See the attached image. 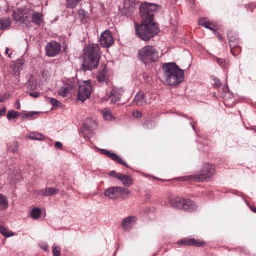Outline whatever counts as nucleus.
<instances>
[{"label":"nucleus","instance_id":"obj_16","mask_svg":"<svg viewBox=\"0 0 256 256\" xmlns=\"http://www.w3.org/2000/svg\"><path fill=\"white\" fill-rule=\"evenodd\" d=\"M59 190L56 188H48L40 190L39 194L44 196H50L57 194Z\"/></svg>","mask_w":256,"mask_h":256},{"label":"nucleus","instance_id":"obj_42","mask_svg":"<svg viewBox=\"0 0 256 256\" xmlns=\"http://www.w3.org/2000/svg\"><path fill=\"white\" fill-rule=\"evenodd\" d=\"M110 174L112 176L116 178L118 180V178L122 175L121 174H118L116 172H115L114 171H112V172H110Z\"/></svg>","mask_w":256,"mask_h":256},{"label":"nucleus","instance_id":"obj_47","mask_svg":"<svg viewBox=\"0 0 256 256\" xmlns=\"http://www.w3.org/2000/svg\"><path fill=\"white\" fill-rule=\"evenodd\" d=\"M24 60L22 58L18 60L17 61V64L18 65H22L24 64Z\"/></svg>","mask_w":256,"mask_h":256},{"label":"nucleus","instance_id":"obj_1","mask_svg":"<svg viewBox=\"0 0 256 256\" xmlns=\"http://www.w3.org/2000/svg\"><path fill=\"white\" fill-rule=\"evenodd\" d=\"M161 6L153 4H144L140 8L142 19L140 25L136 24V32L137 36L144 41L150 40L154 36L158 34L159 30L153 22L154 16L160 10Z\"/></svg>","mask_w":256,"mask_h":256},{"label":"nucleus","instance_id":"obj_45","mask_svg":"<svg viewBox=\"0 0 256 256\" xmlns=\"http://www.w3.org/2000/svg\"><path fill=\"white\" fill-rule=\"evenodd\" d=\"M55 146L57 148L62 150V144L61 142H56Z\"/></svg>","mask_w":256,"mask_h":256},{"label":"nucleus","instance_id":"obj_36","mask_svg":"<svg viewBox=\"0 0 256 256\" xmlns=\"http://www.w3.org/2000/svg\"><path fill=\"white\" fill-rule=\"evenodd\" d=\"M18 149V144L16 142H12L8 148L9 150L12 152L14 153L17 152Z\"/></svg>","mask_w":256,"mask_h":256},{"label":"nucleus","instance_id":"obj_29","mask_svg":"<svg viewBox=\"0 0 256 256\" xmlns=\"http://www.w3.org/2000/svg\"><path fill=\"white\" fill-rule=\"evenodd\" d=\"M82 0H66V6L70 8H75Z\"/></svg>","mask_w":256,"mask_h":256},{"label":"nucleus","instance_id":"obj_13","mask_svg":"<svg viewBox=\"0 0 256 256\" xmlns=\"http://www.w3.org/2000/svg\"><path fill=\"white\" fill-rule=\"evenodd\" d=\"M105 196L111 200H116L120 198L119 186L111 187L104 192Z\"/></svg>","mask_w":256,"mask_h":256},{"label":"nucleus","instance_id":"obj_49","mask_svg":"<svg viewBox=\"0 0 256 256\" xmlns=\"http://www.w3.org/2000/svg\"><path fill=\"white\" fill-rule=\"evenodd\" d=\"M6 112V108H2V110H0V116L4 115Z\"/></svg>","mask_w":256,"mask_h":256},{"label":"nucleus","instance_id":"obj_43","mask_svg":"<svg viewBox=\"0 0 256 256\" xmlns=\"http://www.w3.org/2000/svg\"><path fill=\"white\" fill-rule=\"evenodd\" d=\"M214 85L216 87H220L221 86V82L220 80L215 78L214 79Z\"/></svg>","mask_w":256,"mask_h":256},{"label":"nucleus","instance_id":"obj_56","mask_svg":"<svg viewBox=\"0 0 256 256\" xmlns=\"http://www.w3.org/2000/svg\"><path fill=\"white\" fill-rule=\"evenodd\" d=\"M126 4H126V3L125 4V5H124V8H126Z\"/></svg>","mask_w":256,"mask_h":256},{"label":"nucleus","instance_id":"obj_7","mask_svg":"<svg viewBox=\"0 0 256 256\" xmlns=\"http://www.w3.org/2000/svg\"><path fill=\"white\" fill-rule=\"evenodd\" d=\"M78 92V98L84 102L88 98L91 94L92 88L89 81L83 82L80 85Z\"/></svg>","mask_w":256,"mask_h":256},{"label":"nucleus","instance_id":"obj_41","mask_svg":"<svg viewBox=\"0 0 256 256\" xmlns=\"http://www.w3.org/2000/svg\"><path fill=\"white\" fill-rule=\"evenodd\" d=\"M48 102L53 106H58L60 105L61 104V103L54 98H50L48 99Z\"/></svg>","mask_w":256,"mask_h":256},{"label":"nucleus","instance_id":"obj_46","mask_svg":"<svg viewBox=\"0 0 256 256\" xmlns=\"http://www.w3.org/2000/svg\"><path fill=\"white\" fill-rule=\"evenodd\" d=\"M40 246L44 250H46L48 248V245H47V244H46L45 243H42L40 244Z\"/></svg>","mask_w":256,"mask_h":256},{"label":"nucleus","instance_id":"obj_32","mask_svg":"<svg viewBox=\"0 0 256 256\" xmlns=\"http://www.w3.org/2000/svg\"><path fill=\"white\" fill-rule=\"evenodd\" d=\"M42 210L40 208H35L30 212V216L33 219H38L40 216Z\"/></svg>","mask_w":256,"mask_h":256},{"label":"nucleus","instance_id":"obj_14","mask_svg":"<svg viewBox=\"0 0 256 256\" xmlns=\"http://www.w3.org/2000/svg\"><path fill=\"white\" fill-rule=\"evenodd\" d=\"M123 93V90L121 88H114L112 91L110 96L109 97L110 100L112 103H116L120 100L121 96Z\"/></svg>","mask_w":256,"mask_h":256},{"label":"nucleus","instance_id":"obj_38","mask_svg":"<svg viewBox=\"0 0 256 256\" xmlns=\"http://www.w3.org/2000/svg\"><path fill=\"white\" fill-rule=\"evenodd\" d=\"M190 238H184L178 242L177 244L181 246H190Z\"/></svg>","mask_w":256,"mask_h":256},{"label":"nucleus","instance_id":"obj_24","mask_svg":"<svg viewBox=\"0 0 256 256\" xmlns=\"http://www.w3.org/2000/svg\"><path fill=\"white\" fill-rule=\"evenodd\" d=\"M72 90L70 88H69L68 85H64V86L60 90L58 94L59 96L62 97H66L68 94L72 92Z\"/></svg>","mask_w":256,"mask_h":256},{"label":"nucleus","instance_id":"obj_19","mask_svg":"<svg viewBox=\"0 0 256 256\" xmlns=\"http://www.w3.org/2000/svg\"><path fill=\"white\" fill-rule=\"evenodd\" d=\"M146 102L144 99V96L142 92H138L134 100V104L136 106H142Z\"/></svg>","mask_w":256,"mask_h":256},{"label":"nucleus","instance_id":"obj_44","mask_svg":"<svg viewBox=\"0 0 256 256\" xmlns=\"http://www.w3.org/2000/svg\"><path fill=\"white\" fill-rule=\"evenodd\" d=\"M133 116L134 117L138 118L142 116V114L138 110H135L133 112Z\"/></svg>","mask_w":256,"mask_h":256},{"label":"nucleus","instance_id":"obj_20","mask_svg":"<svg viewBox=\"0 0 256 256\" xmlns=\"http://www.w3.org/2000/svg\"><path fill=\"white\" fill-rule=\"evenodd\" d=\"M96 127V122L90 118H87L84 124V128L88 130H91Z\"/></svg>","mask_w":256,"mask_h":256},{"label":"nucleus","instance_id":"obj_51","mask_svg":"<svg viewBox=\"0 0 256 256\" xmlns=\"http://www.w3.org/2000/svg\"><path fill=\"white\" fill-rule=\"evenodd\" d=\"M10 50L8 48H6V53L9 56L10 58H11V55L12 54V53H10Z\"/></svg>","mask_w":256,"mask_h":256},{"label":"nucleus","instance_id":"obj_34","mask_svg":"<svg viewBox=\"0 0 256 256\" xmlns=\"http://www.w3.org/2000/svg\"><path fill=\"white\" fill-rule=\"evenodd\" d=\"M130 192L129 190L126 188L119 187V194L120 197H127L129 196Z\"/></svg>","mask_w":256,"mask_h":256},{"label":"nucleus","instance_id":"obj_6","mask_svg":"<svg viewBox=\"0 0 256 256\" xmlns=\"http://www.w3.org/2000/svg\"><path fill=\"white\" fill-rule=\"evenodd\" d=\"M215 172L214 166L209 164L204 165L202 174H196L192 176V178L196 182L204 181L207 178H210L214 174Z\"/></svg>","mask_w":256,"mask_h":256},{"label":"nucleus","instance_id":"obj_37","mask_svg":"<svg viewBox=\"0 0 256 256\" xmlns=\"http://www.w3.org/2000/svg\"><path fill=\"white\" fill-rule=\"evenodd\" d=\"M19 113L14 110H10L7 114V118L8 120L16 118L18 117Z\"/></svg>","mask_w":256,"mask_h":256},{"label":"nucleus","instance_id":"obj_23","mask_svg":"<svg viewBox=\"0 0 256 256\" xmlns=\"http://www.w3.org/2000/svg\"><path fill=\"white\" fill-rule=\"evenodd\" d=\"M11 25V20L9 18H4L0 20V30H6Z\"/></svg>","mask_w":256,"mask_h":256},{"label":"nucleus","instance_id":"obj_3","mask_svg":"<svg viewBox=\"0 0 256 256\" xmlns=\"http://www.w3.org/2000/svg\"><path fill=\"white\" fill-rule=\"evenodd\" d=\"M86 50L82 64V69L85 72L91 70L98 66L100 47L98 44L90 45Z\"/></svg>","mask_w":256,"mask_h":256},{"label":"nucleus","instance_id":"obj_55","mask_svg":"<svg viewBox=\"0 0 256 256\" xmlns=\"http://www.w3.org/2000/svg\"><path fill=\"white\" fill-rule=\"evenodd\" d=\"M252 212L256 213V208H252Z\"/></svg>","mask_w":256,"mask_h":256},{"label":"nucleus","instance_id":"obj_60","mask_svg":"<svg viewBox=\"0 0 256 256\" xmlns=\"http://www.w3.org/2000/svg\"><path fill=\"white\" fill-rule=\"evenodd\" d=\"M192 2H194V0H192Z\"/></svg>","mask_w":256,"mask_h":256},{"label":"nucleus","instance_id":"obj_53","mask_svg":"<svg viewBox=\"0 0 256 256\" xmlns=\"http://www.w3.org/2000/svg\"><path fill=\"white\" fill-rule=\"evenodd\" d=\"M228 86H226L224 88V90L227 91V90H228Z\"/></svg>","mask_w":256,"mask_h":256},{"label":"nucleus","instance_id":"obj_35","mask_svg":"<svg viewBox=\"0 0 256 256\" xmlns=\"http://www.w3.org/2000/svg\"><path fill=\"white\" fill-rule=\"evenodd\" d=\"M39 114L38 112H31L29 114H24L22 118H28L30 120L35 119Z\"/></svg>","mask_w":256,"mask_h":256},{"label":"nucleus","instance_id":"obj_26","mask_svg":"<svg viewBox=\"0 0 256 256\" xmlns=\"http://www.w3.org/2000/svg\"><path fill=\"white\" fill-rule=\"evenodd\" d=\"M8 200L6 198L0 194V210H6L8 207Z\"/></svg>","mask_w":256,"mask_h":256},{"label":"nucleus","instance_id":"obj_25","mask_svg":"<svg viewBox=\"0 0 256 256\" xmlns=\"http://www.w3.org/2000/svg\"><path fill=\"white\" fill-rule=\"evenodd\" d=\"M198 24L200 26L208 28L211 30H214L213 24L210 22L206 18H200L198 20Z\"/></svg>","mask_w":256,"mask_h":256},{"label":"nucleus","instance_id":"obj_59","mask_svg":"<svg viewBox=\"0 0 256 256\" xmlns=\"http://www.w3.org/2000/svg\"><path fill=\"white\" fill-rule=\"evenodd\" d=\"M147 197H148V198H149L150 196H147Z\"/></svg>","mask_w":256,"mask_h":256},{"label":"nucleus","instance_id":"obj_50","mask_svg":"<svg viewBox=\"0 0 256 256\" xmlns=\"http://www.w3.org/2000/svg\"><path fill=\"white\" fill-rule=\"evenodd\" d=\"M129 9H130L129 15H130L131 13L133 12L134 11L135 8L134 6H130Z\"/></svg>","mask_w":256,"mask_h":256},{"label":"nucleus","instance_id":"obj_28","mask_svg":"<svg viewBox=\"0 0 256 256\" xmlns=\"http://www.w3.org/2000/svg\"><path fill=\"white\" fill-rule=\"evenodd\" d=\"M0 234L6 238L13 236L14 235V232L8 231L6 228L1 226H0Z\"/></svg>","mask_w":256,"mask_h":256},{"label":"nucleus","instance_id":"obj_12","mask_svg":"<svg viewBox=\"0 0 256 256\" xmlns=\"http://www.w3.org/2000/svg\"><path fill=\"white\" fill-rule=\"evenodd\" d=\"M229 37L230 46L231 48V52L234 56H236L241 52V48L238 46V40L230 37V34H228Z\"/></svg>","mask_w":256,"mask_h":256},{"label":"nucleus","instance_id":"obj_18","mask_svg":"<svg viewBox=\"0 0 256 256\" xmlns=\"http://www.w3.org/2000/svg\"><path fill=\"white\" fill-rule=\"evenodd\" d=\"M36 85L35 84H32L29 85L28 92L30 96L34 98H38L40 96L39 92L36 91Z\"/></svg>","mask_w":256,"mask_h":256},{"label":"nucleus","instance_id":"obj_2","mask_svg":"<svg viewBox=\"0 0 256 256\" xmlns=\"http://www.w3.org/2000/svg\"><path fill=\"white\" fill-rule=\"evenodd\" d=\"M162 68L164 77L168 85L174 86L183 82L184 71L175 63H165L163 64Z\"/></svg>","mask_w":256,"mask_h":256},{"label":"nucleus","instance_id":"obj_27","mask_svg":"<svg viewBox=\"0 0 256 256\" xmlns=\"http://www.w3.org/2000/svg\"><path fill=\"white\" fill-rule=\"evenodd\" d=\"M97 78L98 81L100 83H104V82H106L108 78L106 72L105 70L100 72H98Z\"/></svg>","mask_w":256,"mask_h":256},{"label":"nucleus","instance_id":"obj_10","mask_svg":"<svg viewBox=\"0 0 256 256\" xmlns=\"http://www.w3.org/2000/svg\"><path fill=\"white\" fill-rule=\"evenodd\" d=\"M114 40L110 31L103 32L100 37V43L104 48H109L114 43Z\"/></svg>","mask_w":256,"mask_h":256},{"label":"nucleus","instance_id":"obj_58","mask_svg":"<svg viewBox=\"0 0 256 256\" xmlns=\"http://www.w3.org/2000/svg\"><path fill=\"white\" fill-rule=\"evenodd\" d=\"M127 10H128L130 12V10H128V9H127ZM130 14V12H128V14Z\"/></svg>","mask_w":256,"mask_h":256},{"label":"nucleus","instance_id":"obj_39","mask_svg":"<svg viewBox=\"0 0 256 256\" xmlns=\"http://www.w3.org/2000/svg\"><path fill=\"white\" fill-rule=\"evenodd\" d=\"M52 252L54 256H60V248L54 245L52 246Z\"/></svg>","mask_w":256,"mask_h":256},{"label":"nucleus","instance_id":"obj_54","mask_svg":"<svg viewBox=\"0 0 256 256\" xmlns=\"http://www.w3.org/2000/svg\"><path fill=\"white\" fill-rule=\"evenodd\" d=\"M20 104L19 102H18V106H16V108L20 110Z\"/></svg>","mask_w":256,"mask_h":256},{"label":"nucleus","instance_id":"obj_8","mask_svg":"<svg viewBox=\"0 0 256 256\" xmlns=\"http://www.w3.org/2000/svg\"><path fill=\"white\" fill-rule=\"evenodd\" d=\"M32 11V10L26 8L22 10H18L14 13V18L18 22L21 23L28 22L31 21L32 15L29 14V12Z\"/></svg>","mask_w":256,"mask_h":256},{"label":"nucleus","instance_id":"obj_21","mask_svg":"<svg viewBox=\"0 0 256 256\" xmlns=\"http://www.w3.org/2000/svg\"><path fill=\"white\" fill-rule=\"evenodd\" d=\"M27 138L32 140H44L45 139V136L44 135L36 132H32L28 134Z\"/></svg>","mask_w":256,"mask_h":256},{"label":"nucleus","instance_id":"obj_31","mask_svg":"<svg viewBox=\"0 0 256 256\" xmlns=\"http://www.w3.org/2000/svg\"><path fill=\"white\" fill-rule=\"evenodd\" d=\"M78 82V80L76 78H72L68 80V83L65 85H68L69 88L73 90L76 88Z\"/></svg>","mask_w":256,"mask_h":256},{"label":"nucleus","instance_id":"obj_30","mask_svg":"<svg viewBox=\"0 0 256 256\" xmlns=\"http://www.w3.org/2000/svg\"><path fill=\"white\" fill-rule=\"evenodd\" d=\"M102 114L105 120L110 121L114 119V116H112L110 110L108 108L104 109L103 111Z\"/></svg>","mask_w":256,"mask_h":256},{"label":"nucleus","instance_id":"obj_9","mask_svg":"<svg viewBox=\"0 0 256 256\" xmlns=\"http://www.w3.org/2000/svg\"><path fill=\"white\" fill-rule=\"evenodd\" d=\"M138 220V218L134 216H130L124 218L122 222V226L123 230L128 232L131 231Z\"/></svg>","mask_w":256,"mask_h":256},{"label":"nucleus","instance_id":"obj_33","mask_svg":"<svg viewBox=\"0 0 256 256\" xmlns=\"http://www.w3.org/2000/svg\"><path fill=\"white\" fill-rule=\"evenodd\" d=\"M204 245V242L200 240H196L194 238H190V246L196 247H202Z\"/></svg>","mask_w":256,"mask_h":256},{"label":"nucleus","instance_id":"obj_40","mask_svg":"<svg viewBox=\"0 0 256 256\" xmlns=\"http://www.w3.org/2000/svg\"><path fill=\"white\" fill-rule=\"evenodd\" d=\"M216 62L218 64L223 68H226L227 67V63L225 60L216 58Z\"/></svg>","mask_w":256,"mask_h":256},{"label":"nucleus","instance_id":"obj_57","mask_svg":"<svg viewBox=\"0 0 256 256\" xmlns=\"http://www.w3.org/2000/svg\"><path fill=\"white\" fill-rule=\"evenodd\" d=\"M192 127L193 129L194 130V126L192 125Z\"/></svg>","mask_w":256,"mask_h":256},{"label":"nucleus","instance_id":"obj_11","mask_svg":"<svg viewBox=\"0 0 256 256\" xmlns=\"http://www.w3.org/2000/svg\"><path fill=\"white\" fill-rule=\"evenodd\" d=\"M60 50V45L56 42H50L46 47V54L50 57H54L58 54Z\"/></svg>","mask_w":256,"mask_h":256},{"label":"nucleus","instance_id":"obj_5","mask_svg":"<svg viewBox=\"0 0 256 256\" xmlns=\"http://www.w3.org/2000/svg\"><path fill=\"white\" fill-rule=\"evenodd\" d=\"M170 203L174 208L184 210L186 211H194L198 208L196 204L188 199L185 200L177 197L171 200Z\"/></svg>","mask_w":256,"mask_h":256},{"label":"nucleus","instance_id":"obj_4","mask_svg":"<svg viewBox=\"0 0 256 256\" xmlns=\"http://www.w3.org/2000/svg\"><path fill=\"white\" fill-rule=\"evenodd\" d=\"M138 59L145 64L156 62L159 58L158 51L152 46H146L138 50Z\"/></svg>","mask_w":256,"mask_h":256},{"label":"nucleus","instance_id":"obj_15","mask_svg":"<svg viewBox=\"0 0 256 256\" xmlns=\"http://www.w3.org/2000/svg\"><path fill=\"white\" fill-rule=\"evenodd\" d=\"M29 14L32 15L31 20L36 24H40L43 21V16L42 14L39 12H34L32 10V11L29 12Z\"/></svg>","mask_w":256,"mask_h":256},{"label":"nucleus","instance_id":"obj_52","mask_svg":"<svg viewBox=\"0 0 256 256\" xmlns=\"http://www.w3.org/2000/svg\"><path fill=\"white\" fill-rule=\"evenodd\" d=\"M85 13H86V12L84 10H80V14H82L84 16H86Z\"/></svg>","mask_w":256,"mask_h":256},{"label":"nucleus","instance_id":"obj_48","mask_svg":"<svg viewBox=\"0 0 256 256\" xmlns=\"http://www.w3.org/2000/svg\"><path fill=\"white\" fill-rule=\"evenodd\" d=\"M100 150L101 151V152L102 154L106 155L108 156V154H110V152L108 151V150H103V149H101V150Z\"/></svg>","mask_w":256,"mask_h":256},{"label":"nucleus","instance_id":"obj_17","mask_svg":"<svg viewBox=\"0 0 256 256\" xmlns=\"http://www.w3.org/2000/svg\"><path fill=\"white\" fill-rule=\"evenodd\" d=\"M118 180L122 182L124 186L127 188L130 187L133 183L132 179L130 176L122 174L118 178Z\"/></svg>","mask_w":256,"mask_h":256},{"label":"nucleus","instance_id":"obj_22","mask_svg":"<svg viewBox=\"0 0 256 256\" xmlns=\"http://www.w3.org/2000/svg\"><path fill=\"white\" fill-rule=\"evenodd\" d=\"M108 156L112 158L113 160L117 162L118 163L123 166H124L126 168H129L126 162H124L119 156H118L114 153H112L110 152V154H108Z\"/></svg>","mask_w":256,"mask_h":256}]
</instances>
